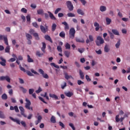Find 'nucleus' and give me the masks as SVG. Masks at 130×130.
I'll return each instance as SVG.
<instances>
[{
  "label": "nucleus",
  "mask_w": 130,
  "mask_h": 130,
  "mask_svg": "<svg viewBox=\"0 0 130 130\" xmlns=\"http://www.w3.org/2000/svg\"><path fill=\"white\" fill-rule=\"evenodd\" d=\"M4 41L5 42V43L7 46L6 47L5 50V52L7 53H9L10 52V46H9V42L8 41V38L7 37H4Z\"/></svg>",
  "instance_id": "f257e3e1"
},
{
  "label": "nucleus",
  "mask_w": 130,
  "mask_h": 130,
  "mask_svg": "<svg viewBox=\"0 0 130 130\" xmlns=\"http://www.w3.org/2000/svg\"><path fill=\"white\" fill-rule=\"evenodd\" d=\"M95 43L98 46H100L101 44H103V43H104V40L102 37L98 36L97 37V41H95Z\"/></svg>",
  "instance_id": "f03ea898"
},
{
  "label": "nucleus",
  "mask_w": 130,
  "mask_h": 130,
  "mask_svg": "<svg viewBox=\"0 0 130 130\" xmlns=\"http://www.w3.org/2000/svg\"><path fill=\"white\" fill-rule=\"evenodd\" d=\"M76 34V30L74 27L71 28L69 31L70 38L74 39L75 38V35Z\"/></svg>",
  "instance_id": "7ed1b4c3"
},
{
  "label": "nucleus",
  "mask_w": 130,
  "mask_h": 130,
  "mask_svg": "<svg viewBox=\"0 0 130 130\" xmlns=\"http://www.w3.org/2000/svg\"><path fill=\"white\" fill-rule=\"evenodd\" d=\"M26 104H25V108L26 109H28V110H30V109L31 110H33V108L32 107H30V105H31V102H30V100H28V99H25Z\"/></svg>",
  "instance_id": "20e7f679"
},
{
  "label": "nucleus",
  "mask_w": 130,
  "mask_h": 130,
  "mask_svg": "<svg viewBox=\"0 0 130 130\" xmlns=\"http://www.w3.org/2000/svg\"><path fill=\"white\" fill-rule=\"evenodd\" d=\"M0 81H7L8 83H11V78L8 76H1L0 77Z\"/></svg>",
  "instance_id": "39448f33"
},
{
  "label": "nucleus",
  "mask_w": 130,
  "mask_h": 130,
  "mask_svg": "<svg viewBox=\"0 0 130 130\" xmlns=\"http://www.w3.org/2000/svg\"><path fill=\"white\" fill-rule=\"evenodd\" d=\"M67 5L69 11H73V10H74V6H73L71 1L67 2Z\"/></svg>",
  "instance_id": "423d86ee"
},
{
  "label": "nucleus",
  "mask_w": 130,
  "mask_h": 130,
  "mask_svg": "<svg viewBox=\"0 0 130 130\" xmlns=\"http://www.w3.org/2000/svg\"><path fill=\"white\" fill-rule=\"evenodd\" d=\"M19 110H20V113L21 115H23L24 117H27V115L25 114V109L22 106L19 107Z\"/></svg>",
  "instance_id": "0eeeda50"
},
{
  "label": "nucleus",
  "mask_w": 130,
  "mask_h": 130,
  "mask_svg": "<svg viewBox=\"0 0 130 130\" xmlns=\"http://www.w3.org/2000/svg\"><path fill=\"white\" fill-rule=\"evenodd\" d=\"M40 29H41L42 32H43V33H46L47 31H48V28H47V26L45 27L43 25H41Z\"/></svg>",
  "instance_id": "6e6552de"
},
{
  "label": "nucleus",
  "mask_w": 130,
  "mask_h": 130,
  "mask_svg": "<svg viewBox=\"0 0 130 130\" xmlns=\"http://www.w3.org/2000/svg\"><path fill=\"white\" fill-rule=\"evenodd\" d=\"M0 59L2 60V61L0 62V64L1 66H6V63L7 62V60H5V58L3 57H0Z\"/></svg>",
  "instance_id": "1a4fd4ad"
},
{
  "label": "nucleus",
  "mask_w": 130,
  "mask_h": 130,
  "mask_svg": "<svg viewBox=\"0 0 130 130\" xmlns=\"http://www.w3.org/2000/svg\"><path fill=\"white\" fill-rule=\"evenodd\" d=\"M37 118H38V120L35 121L36 125H37L38 123H40V122H41V120L42 119V116H41V115H39Z\"/></svg>",
  "instance_id": "9d476101"
},
{
  "label": "nucleus",
  "mask_w": 130,
  "mask_h": 130,
  "mask_svg": "<svg viewBox=\"0 0 130 130\" xmlns=\"http://www.w3.org/2000/svg\"><path fill=\"white\" fill-rule=\"evenodd\" d=\"M47 13L49 14V17L51 20H54V21H55L56 20V18L54 17V15L50 11H48Z\"/></svg>",
  "instance_id": "9b49d317"
},
{
  "label": "nucleus",
  "mask_w": 130,
  "mask_h": 130,
  "mask_svg": "<svg viewBox=\"0 0 130 130\" xmlns=\"http://www.w3.org/2000/svg\"><path fill=\"white\" fill-rule=\"evenodd\" d=\"M76 42H79V43H85V40L83 38H76Z\"/></svg>",
  "instance_id": "f8f14e48"
},
{
  "label": "nucleus",
  "mask_w": 130,
  "mask_h": 130,
  "mask_svg": "<svg viewBox=\"0 0 130 130\" xmlns=\"http://www.w3.org/2000/svg\"><path fill=\"white\" fill-rule=\"evenodd\" d=\"M44 38L46 40H47L48 41L51 42V43H52V40H51V38H50V36H49L48 35H45Z\"/></svg>",
  "instance_id": "ddd939ff"
},
{
  "label": "nucleus",
  "mask_w": 130,
  "mask_h": 130,
  "mask_svg": "<svg viewBox=\"0 0 130 130\" xmlns=\"http://www.w3.org/2000/svg\"><path fill=\"white\" fill-rule=\"evenodd\" d=\"M10 119H11V120L14 121V122H16V123H17V124H21V122H20V120H19L18 119H14L12 117H10Z\"/></svg>",
  "instance_id": "4468645a"
},
{
  "label": "nucleus",
  "mask_w": 130,
  "mask_h": 130,
  "mask_svg": "<svg viewBox=\"0 0 130 130\" xmlns=\"http://www.w3.org/2000/svg\"><path fill=\"white\" fill-rule=\"evenodd\" d=\"M16 63H17V64H20V61L19 60H23V57L21 55L18 56V58H16Z\"/></svg>",
  "instance_id": "2eb2a0df"
},
{
  "label": "nucleus",
  "mask_w": 130,
  "mask_h": 130,
  "mask_svg": "<svg viewBox=\"0 0 130 130\" xmlns=\"http://www.w3.org/2000/svg\"><path fill=\"white\" fill-rule=\"evenodd\" d=\"M64 94L66 95V96H67V97H69V98H71V97H72V96H73V95H74V93L72 92H65Z\"/></svg>",
  "instance_id": "dca6fc26"
},
{
  "label": "nucleus",
  "mask_w": 130,
  "mask_h": 130,
  "mask_svg": "<svg viewBox=\"0 0 130 130\" xmlns=\"http://www.w3.org/2000/svg\"><path fill=\"white\" fill-rule=\"evenodd\" d=\"M94 26L95 27V31H98L99 29H100V26L99 25V23L97 22H94Z\"/></svg>",
  "instance_id": "f3484780"
},
{
  "label": "nucleus",
  "mask_w": 130,
  "mask_h": 130,
  "mask_svg": "<svg viewBox=\"0 0 130 130\" xmlns=\"http://www.w3.org/2000/svg\"><path fill=\"white\" fill-rule=\"evenodd\" d=\"M42 44H43V46L41 48V50H42V51H43V52L45 53V49L46 48V44H45V43H44V42L42 43Z\"/></svg>",
  "instance_id": "a211bd4d"
},
{
  "label": "nucleus",
  "mask_w": 130,
  "mask_h": 130,
  "mask_svg": "<svg viewBox=\"0 0 130 130\" xmlns=\"http://www.w3.org/2000/svg\"><path fill=\"white\" fill-rule=\"evenodd\" d=\"M49 96L51 98H54V99H56V100H58L59 99L58 97L54 94L50 93Z\"/></svg>",
  "instance_id": "6ab92c4d"
},
{
  "label": "nucleus",
  "mask_w": 130,
  "mask_h": 130,
  "mask_svg": "<svg viewBox=\"0 0 130 130\" xmlns=\"http://www.w3.org/2000/svg\"><path fill=\"white\" fill-rule=\"evenodd\" d=\"M79 75L80 76V79H81V80H84L85 75H84V73L82 72V70H79Z\"/></svg>",
  "instance_id": "aec40b11"
},
{
  "label": "nucleus",
  "mask_w": 130,
  "mask_h": 130,
  "mask_svg": "<svg viewBox=\"0 0 130 130\" xmlns=\"http://www.w3.org/2000/svg\"><path fill=\"white\" fill-rule=\"evenodd\" d=\"M59 36L60 37H61V38H63V39H64V38H66V32H64V31H61L59 33Z\"/></svg>",
  "instance_id": "412c9836"
},
{
  "label": "nucleus",
  "mask_w": 130,
  "mask_h": 130,
  "mask_svg": "<svg viewBox=\"0 0 130 130\" xmlns=\"http://www.w3.org/2000/svg\"><path fill=\"white\" fill-rule=\"evenodd\" d=\"M50 121L52 122V123H55V122H56V119H55V117L54 116H51Z\"/></svg>",
  "instance_id": "4be33fe9"
},
{
  "label": "nucleus",
  "mask_w": 130,
  "mask_h": 130,
  "mask_svg": "<svg viewBox=\"0 0 130 130\" xmlns=\"http://www.w3.org/2000/svg\"><path fill=\"white\" fill-rule=\"evenodd\" d=\"M64 76H65V79H66V80H69V79H74L73 76H69V75L67 73H64Z\"/></svg>",
  "instance_id": "5701e85b"
},
{
  "label": "nucleus",
  "mask_w": 130,
  "mask_h": 130,
  "mask_svg": "<svg viewBox=\"0 0 130 130\" xmlns=\"http://www.w3.org/2000/svg\"><path fill=\"white\" fill-rule=\"evenodd\" d=\"M62 24H63V25H64L65 30H69V24H68V23H67V22L64 21L63 22H62Z\"/></svg>",
  "instance_id": "b1692460"
},
{
  "label": "nucleus",
  "mask_w": 130,
  "mask_h": 130,
  "mask_svg": "<svg viewBox=\"0 0 130 130\" xmlns=\"http://www.w3.org/2000/svg\"><path fill=\"white\" fill-rule=\"evenodd\" d=\"M77 13L78 14H79V15H81L82 16H84V12L83 11V10H82V9H78L77 10Z\"/></svg>",
  "instance_id": "393cba45"
},
{
  "label": "nucleus",
  "mask_w": 130,
  "mask_h": 130,
  "mask_svg": "<svg viewBox=\"0 0 130 130\" xmlns=\"http://www.w3.org/2000/svg\"><path fill=\"white\" fill-rule=\"evenodd\" d=\"M38 15H43L44 14V11L43 9H39L37 10Z\"/></svg>",
  "instance_id": "a878e982"
},
{
  "label": "nucleus",
  "mask_w": 130,
  "mask_h": 130,
  "mask_svg": "<svg viewBox=\"0 0 130 130\" xmlns=\"http://www.w3.org/2000/svg\"><path fill=\"white\" fill-rule=\"evenodd\" d=\"M106 21L107 25H110V24L111 23V19L108 17H107L106 18Z\"/></svg>",
  "instance_id": "bb28decb"
},
{
  "label": "nucleus",
  "mask_w": 130,
  "mask_h": 130,
  "mask_svg": "<svg viewBox=\"0 0 130 130\" xmlns=\"http://www.w3.org/2000/svg\"><path fill=\"white\" fill-rule=\"evenodd\" d=\"M66 49H71V45L68 43H66L64 45Z\"/></svg>",
  "instance_id": "cd10ccee"
},
{
  "label": "nucleus",
  "mask_w": 130,
  "mask_h": 130,
  "mask_svg": "<svg viewBox=\"0 0 130 130\" xmlns=\"http://www.w3.org/2000/svg\"><path fill=\"white\" fill-rule=\"evenodd\" d=\"M56 24L55 23H53L52 25V32H54L55 31V29H56Z\"/></svg>",
  "instance_id": "c85d7f7f"
},
{
  "label": "nucleus",
  "mask_w": 130,
  "mask_h": 130,
  "mask_svg": "<svg viewBox=\"0 0 130 130\" xmlns=\"http://www.w3.org/2000/svg\"><path fill=\"white\" fill-rule=\"evenodd\" d=\"M2 99H3V100H7V99H8V95H7V94H3L2 95Z\"/></svg>",
  "instance_id": "c756f323"
},
{
  "label": "nucleus",
  "mask_w": 130,
  "mask_h": 130,
  "mask_svg": "<svg viewBox=\"0 0 130 130\" xmlns=\"http://www.w3.org/2000/svg\"><path fill=\"white\" fill-rule=\"evenodd\" d=\"M101 12H105L106 11V7L102 6L100 7Z\"/></svg>",
  "instance_id": "7c9ffc66"
},
{
  "label": "nucleus",
  "mask_w": 130,
  "mask_h": 130,
  "mask_svg": "<svg viewBox=\"0 0 130 130\" xmlns=\"http://www.w3.org/2000/svg\"><path fill=\"white\" fill-rule=\"evenodd\" d=\"M19 88L20 89H21L22 91V93H23V94H26V93L27 92V89H26L25 88H24L23 86H20Z\"/></svg>",
  "instance_id": "2f4dec72"
},
{
  "label": "nucleus",
  "mask_w": 130,
  "mask_h": 130,
  "mask_svg": "<svg viewBox=\"0 0 130 130\" xmlns=\"http://www.w3.org/2000/svg\"><path fill=\"white\" fill-rule=\"evenodd\" d=\"M112 33H113L115 35H119V32L116 29H112Z\"/></svg>",
  "instance_id": "473e14b6"
},
{
  "label": "nucleus",
  "mask_w": 130,
  "mask_h": 130,
  "mask_svg": "<svg viewBox=\"0 0 130 130\" xmlns=\"http://www.w3.org/2000/svg\"><path fill=\"white\" fill-rule=\"evenodd\" d=\"M66 57H70V54H71V52L69 51H65L64 52Z\"/></svg>",
  "instance_id": "72a5a7b5"
},
{
  "label": "nucleus",
  "mask_w": 130,
  "mask_h": 130,
  "mask_svg": "<svg viewBox=\"0 0 130 130\" xmlns=\"http://www.w3.org/2000/svg\"><path fill=\"white\" fill-rule=\"evenodd\" d=\"M104 50L105 52H108L110 50L109 48L108 47V45H106L105 46Z\"/></svg>",
  "instance_id": "f704fd0d"
},
{
  "label": "nucleus",
  "mask_w": 130,
  "mask_h": 130,
  "mask_svg": "<svg viewBox=\"0 0 130 130\" xmlns=\"http://www.w3.org/2000/svg\"><path fill=\"white\" fill-rule=\"evenodd\" d=\"M60 11H61V8H57L54 12L55 15H57V14H58V12H60Z\"/></svg>",
  "instance_id": "c9c22d12"
},
{
  "label": "nucleus",
  "mask_w": 130,
  "mask_h": 130,
  "mask_svg": "<svg viewBox=\"0 0 130 130\" xmlns=\"http://www.w3.org/2000/svg\"><path fill=\"white\" fill-rule=\"evenodd\" d=\"M27 61L28 62H33V60L30 57L29 55H27Z\"/></svg>",
  "instance_id": "e433bc0d"
},
{
  "label": "nucleus",
  "mask_w": 130,
  "mask_h": 130,
  "mask_svg": "<svg viewBox=\"0 0 130 130\" xmlns=\"http://www.w3.org/2000/svg\"><path fill=\"white\" fill-rule=\"evenodd\" d=\"M0 118H6V117L5 116V115L4 114V113L2 111H0Z\"/></svg>",
  "instance_id": "4c0bfd02"
},
{
  "label": "nucleus",
  "mask_w": 130,
  "mask_h": 130,
  "mask_svg": "<svg viewBox=\"0 0 130 130\" xmlns=\"http://www.w3.org/2000/svg\"><path fill=\"white\" fill-rule=\"evenodd\" d=\"M35 90L33 88H30L28 90V93L29 95H32L33 94V92H34Z\"/></svg>",
  "instance_id": "58836bf2"
},
{
  "label": "nucleus",
  "mask_w": 130,
  "mask_h": 130,
  "mask_svg": "<svg viewBox=\"0 0 130 130\" xmlns=\"http://www.w3.org/2000/svg\"><path fill=\"white\" fill-rule=\"evenodd\" d=\"M26 74L27 75H28V76H29L30 77H34V74H32V73H31V72L27 71H26Z\"/></svg>",
  "instance_id": "ea45409f"
},
{
  "label": "nucleus",
  "mask_w": 130,
  "mask_h": 130,
  "mask_svg": "<svg viewBox=\"0 0 130 130\" xmlns=\"http://www.w3.org/2000/svg\"><path fill=\"white\" fill-rule=\"evenodd\" d=\"M26 37L27 38V40H29L30 39H32V36L30 35V34H26Z\"/></svg>",
  "instance_id": "a19ab883"
},
{
  "label": "nucleus",
  "mask_w": 130,
  "mask_h": 130,
  "mask_svg": "<svg viewBox=\"0 0 130 130\" xmlns=\"http://www.w3.org/2000/svg\"><path fill=\"white\" fill-rule=\"evenodd\" d=\"M57 49L58 51H59V52H62V49L61 48V47L60 46H57Z\"/></svg>",
  "instance_id": "79ce46f5"
},
{
  "label": "nucleus",
  "mask_w": 130,
  "mask_h": 130,
  "mask_svg": "<svg viewBox=\"0 0 130 130\" xmlns=\"http://www.w3.org/2000/svg\"><path fill=\"white\" fill-rule=\"evenodd\" d=\"M68 17H76V15H75V14L72 13H69L67 14Z\"/></svg>",
  "instance_id": "37998d69"
},
{
  "label": "nucleus",
  "mask_w": 130,
  "mask_h": 130,
  "mask_svg": "<svg viewBox=\"0 0 130 130\" xmlns=\"http://www.w3.org/2000/svg\"><path fill=\"white\" fill-rule=\"evenodd\" d=\"M42 76L44 78V79H49V76H48V75H47V74L44 73L42 75Z\"/></svg>",
  "instance_id": "c03bdc74"
},
{
  "label": "nucleus",
  "mask_w": 130,
  "mask_h": 130,
  "mask_svg": "<svg viewBox=\"0 0 130 130\" xmlns=\"http://www.w3.org/2000/svg\"><path fill=\"white\" fill-rule=\"evenodd\" d=\"M88 38H89V41H90V42L94 41V38L93 37V36L89 35Z\"/></svg>",
  "instance_id": "a18cd8bd"
},
{
  "label": "nucleus",
  "mask_w": 130,
  "mask_h": 130,
  "mask_svg": "<svg viewBox=\"0 0 130 130\" xmlns=\"http://www.w3.org/2000/svg\"><path fill=\"white\" fill-rule=\"evenodd\" d=\"M34 37H35L36 39L37 40H39V37L38 36V34L37 33H34Z\"/></svg>",
  "instance_id": "49530a36"
},
{
  "label": "nucleus",
  "mask_w": 130,
  "mask_h": 130,
  "mask_svg": "<svg viewBox=\"0 0 130 130\" xmlns=\"http://www.w3.org/2000/svg\"><path fill=\"white\" fill-rule=\"evenodd\" d=\"M39 99H40V100H41V101L43 102V103H45V104H47V102H45V101H44V99L43 98H42V97L39 96Z\"/></svg>",
  "instance_id": "de8ad7c7"
},
{
  "label": "nucleus",
  "mask_w": 130,
  "mask_h": 130,
  "mask_svg": "<svg viewBox=\"0 0 130 130\" xmlns=\"http://www.w3.org/2000/svg\"><path fill=\"white\" fill-rule=\"evenodd\" d=\"M26 20H27V22H28V23H30L31 21V17L30 16V15H28L26 16Z\"/></svg>",
  "instance_id": "09e8293b"
},
{
  "label": "nucleus",
  "mask_w": 130,
  "mask_h": 130,
  "mask_svg": "<svg viewBox=\"0 0 130 130\" xmlns=\"http://www.w3.org/2000/svg\"><path fill=\"white\" fill-rule=\"evenodd\" d=\"M20 123H21V124L23 126H24V127H26V126H27V124H26V122H25V121H21L20 122Z\"/></svg>",
  "instance_id": "8fccbe9b"
},
{
  "label": "nucleus",
  "mask_w": 130,
  "mask_h": 130,
  "mask_svg": "<svg viewBox=\"0 0 130 130\" xmlns=\"http://www.w3.org/2000/svg\"><path fill=\"white\" fill-rule=\"evenodd\" d=\"M9 62H14V61H16V58H11L9 60H8Z\"/></svg>",
  "instance_id": "3c124183"
},
{
  "label": "nucleus",
  "mask_w": 130,
  "mask_h": 130,
  "mask_svg": "<svg viewBox=\"0 0 130 130\" xmlns=\"http://www.w3.org/2000/svg\"><path fill=\"white\" fill-rule=\"evenodd\" d=\"M14 110L15 111V112H20V111L19 110V108H18L17 106H14Z\"/></svg>",
  "instance_id": "603ef678"
},
{
  "label": "nucleus",
  "mask_w": 130,
  "mask_h": 130,
  "mask_svg": "<svg viewBox=\"0 0 130 130\" xmlns=\"http://www.w3.org/2000/svg\"><path fill=\"white\" fill-rule=\"evenodd\" d=\"M69 126H71L72 127V129L76 130V128L75 127V126H74V124L70 123H69Z\"/></svg>",
  "instance_id": "864d4df0"
},
{
  "label": "nucleus",
  "mask_w": 130,
  "mask_h": 130,
  "mask_svg": "<svg viewBox=\"0 0 130 130\" xmlns=\"http://www.w3.org/2000/svg\"><path fill=\"white\" fill-rule=\"evenodd\" d=\"M41 91H42V89H41V87H39L38 90H36V93H37V94H39Z\"/></svg>",
  "instance_id": "5fc2aeb1"
},
{
  "label": "nucleus",
  "mask_w": 130,
  "mask_h": 130,
  "mask_svg": "<svg viewBox=\"0 0 130 130\" xmlns=\"http://www.w3.org/2000/svg\"><path fill=\"white\" fill-rule=\"evenodd\" d=\"M38 72L42 75L44 74V71H43L42 69H39Z\"/></svg>",
  "instance_id": "6e6d98bb"
},
{
  "label": "nucleus",
  "mask_w": 130,
  "mask_h": 130,
  "mask_svg": "<svg viewBox=\"0 0 130 130\" xmlns=\"http://www.w3.org/2000/svg\"><path fill=\"white\" fill-rule=\"evenodd\" d=\"M120 46V41L117 42V43L115 45V47L116 48H119V46Z\"/></svg>",
  "instance_id": "4d7b16f0"
},
{
  "label": "nucleus",
  "mask_w": 130,
  "mask_h": 130,
  "mask_svg": "<svg viewBox=\"0 0 130 130\" xmlns=\"http://www.w3.org/2000/svg\"><path fill=\"white\" fill-rule=\"evenodd\" d=\"M77 84L78 85L80 86V85H82L83 84H84V82L82 81L81 80H78Z\"/></svg>",
  "instance_id": "13d9d810"
},
{
  "label": "nucleus",
  "mask_w": 130,
  "mask_h": 130,
  "mask_svg": "<svg viewBox=\"0 0 130 130\" xmlns=\"http://www.w3.org/2000/svg\"><path fill=\"white\" fill-rule=\"evenodd\" d=\"M119 117V115H117L116 116L115 120L116 122H118L120 121V119Z\"/></svg>",
  "instance_id": "bf43d9fd"
},
{
  "label": "nucleus",
  "mask_w": 130,
  "mask_h": 130,
  "mask_svg": "<svg viewBox=\"0 0 130 130\" xmlns=\"http://www.w3.org/2000/svg\"><path fill=\"white\" fill-rule=\"evenodd\" d=\"M21 11L22 13H24L25 14L27 13V9L24 8H22Z\"/></svg>",
  "instance_id": "052dcab7"
},
{
  "label": "nucleus",
  "mask_w": 130,
  "mask_h": 130,
  "mask_svg": "<svg viewBox=\"0 0 130 130\" xmlns=\"http://www.w3.org/2000/svg\"><path fill=\"white\" fill-rule=\"evenodd\" d=\"M86 80H87V82H91V79L88 75L85 76Z\"/></svg>",
  "instance_id": "680f3d73"
},
{
  "label": "nucleus",
  "mask_w": 130,
  "mask_h": 130,
  "mask_svg": "<svg viewBox=\"0 0 130 130\" xmlns=\"http://www.w3.org/2000/svg\"><path fill=\"white\" fill-rule=\"evenodd\" d=\"M30 71H31V73H32V74H34L35 75H39V74L38 73H37V72L35 71L33 69H31Z\"/></svg>",
  "instance_id": "e2e57ef3"
},
{
  "label": "nucleus",
  "mask_w": 130,
  "mask_h": 130,
  "mask_svg": "<svg viewBox=\"0 0 130 130\" xmlns=\"http://www.w3.org/2000/svg\"><path fill=\"white\" fill-rule=\"evenodd\" d=\"M84 48L78 49V51H79V52H80V53H83V52H84Z\"/></svg>",
  "instance_id": "0e129e2a"
},
{
  "label": "nucleus",
  "mask_w": 130,
  "mask_h": 130,
  "mask_svg": "<svg viewBox=\"0 0 130 130\" xmlns=\"http://www.w3.org/2000/svg\"><path fill=\"white\" fill-rule=\"evenodd\" d=\"M36 55H37L38 56H39L40 57V56H41V55H43V54H41L40 51H37Z\"/></svg>",
  "instance_id": "69168bd1"
},
{
  "label": "nucleus",
  "mask_w": 130,
  "mask_h": 130,
  "mask_svg": "<svg viewBox=\"0 0 130 130\" xmlns=\"http://www.w3.org/2000/svg\"><path fill=\"white\" fill-rule=\"evenodd\" d=\"M32 26L35 27V28H38V24H37V22H33Z\"/></svg>",
  "instance_id": "338daca9"
},
{
  "label": "nucleus",
  "mask_w": 130,
  "mask_h": 130,
  "mask_svg": "<svg viewBox=\"0 0 130 130\" xmlns=\"http://www.w3.org/2000/svg\"><path fill=\"white\" fill-rule=\"evenodd\" d=\"M19 81L20 84H24V80H23V79L19 78Z\"/></svg>",
  "instance_id": "774afa93"
}]
</instances>
